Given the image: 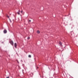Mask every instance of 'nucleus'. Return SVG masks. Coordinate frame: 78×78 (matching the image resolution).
Listing matches in <instances>:
<instances>
[{"label":"nucleus","instance_id":"423d86ee","mask_svg":"<svg viewBox=\"0 0 78 78\" xmlns=\"http://www.w3.org/2000/svg\"><path fill=\"white\" fill-rule=\"evenodd\" d=\"M37 33H40V32L38 30L37 31Z\"/></svg>","mask_w":78,"mask_h":78},{"label":"nucleus","instance_id":"4468645a","mask_svg":"<svg viewBox=\"0 0 78 78\" xmlns=\"http://www.w3.org/2000/svg\"><path fill=\"white\" fill-rule=\"evenodd\" d=\"M19 12H20V10H19Z\"/></svg>","mask_w":78,"mask_h":78},{"label":"nucleus","instance_id":"6e6552de","mask_svg":"<svg viewBox=\"0 0 78 78\" xmlns=\"http://www.w3.org/2000/svg\"><path fill=\"white\" fill-rule=\"evenodd\" d=\"M30 39V37H27V39Z\"/></svg>","mask_w":78,"mask_h":78},{"label":"nucleus","instance_id":"0eeeda50","mask_svg":"<svg viewBox=\"0 0 78 78\" xmlns=\"http://www.w3.org/2000/svg\"><path fill=\"white\" fill-rule=\"evenodd\" d=\"M17 14H19V15H20V13L19 12H17Z\"/></svg>","mask_w":78,"mask_h":78},{"label":"nucleus","instance_id":"1a4fd4ad","mask_svg":"<svg viewBox=\"0 0 78 78\" xmlns=\"http://www.w3.org/2000/svg\"><path fill=\"white\" fill-rule=\"evenodd\" d=\"M9 20L11 22V23L12 22H11V19H9Z\"/></svg>","mask_w":78,"mask_h":78},{"label":"nucleus","instance_id":"9b49d317","mask_svg":"<svg viewBox=\"0 0 78 78\" xmlns=\"http://www.w3.org/2000/svg\"><path fill=\"white\" fill-rule=\"evenodd\" d=\"M7 17H8V18H9V16H7Z\"/></svg>","mask_w":78,"mask_h":78},{"label":"nucleus","instance_id":"f03ea898","mask_svg":"<svg viewBox=\"0 0 78 78\" xmlns=\"http://www.w3.org/2000/svg\"><path fill=\"white\" fill-rule=\"evenodd\" d=\"M14 46L15 47V48H17V44L16 43H15V44H14Z\"/></svg>","mask_w":78,"mask_h":78},{"label":"nucleus","instance_id":"9d476101","mask_svg":"<svg viewBox=\"0 0 78 78\" xmlns=\"http://www.w3.org/2000/svg\"><path fill=\"white\" fill-rule=\"evenodd\" d=\"M22 12H23V11H21V13H22Z\"/></svg>","mask_w":78,"mask_h":78},{"label":"nucleus","instance_id":"ddd939ff","mask_svg":"<svg viewBox=\"0 0 78 78\" xmlns=\"http://www.w3.org/2000/svg\"><path fill=\"white\" fill-rule=\"evenodd\" d=\"M31 20H29V22H31Z\"/></svg>","mask_w":78,"mask_h":78},{"label":"nucleus","instance_id":"f8f14e48","mask_svg":"<svg viewBox=\"0 0 78 78\" xmlns=\"http://www.w3.org/2000/svg\"><path fill=\"white\" fill-rule=\"evenodd\" d=\"M9 76L7 77H6V78H9Z\"/></svg>","mask_w":78,"mask_h":78},{"label":"nucleus","instance_id":"39448f33","mask_svg":"<svg viewBox=\"0 0 78 78\" xmlns=\"http://www.w3.org/2000/svg\"><path fill=\"white\" fill-rule=\"evenodd\" d=\"M28 57H29V58H31V55H29V56H28Z\"/></svg>","mask_w":78,"mask_h":78},{"label":"nucleus","instance_id":"20e7f679","mask_svg":"<svg viewBox=\"0 0 78 78\" xmlns=\"http://www.w3.org/2000/svg\"><path fill=\"white\" fill-rule=\"evenodd\" d=\"M59 44H60V45L62 46V43H61V42H59Z\"/></svg>","mask_w":78,"mask_h":78},{"label":"nucleus","instance_id":"7ed1b4c3","mask_svg":"<svg viewBox=\"0 0 78 78\" xmlns=\"http://www.w3.org/2000/svg\"><path fill=\"white\" fill-rule=\"evenodd\" d=\"M4 33H7V31L6 30H4Z\"/></svg>","mask_w":78,"mask_h":78},{"label":"nucleus","instance_id":"f257e3e1","mask_svg":"<svg viewBox=\"0 0 78 78\" xmlns=\"http://www.w3.org/2000/svg\"><path fill=\"white\" fill-rule=\"evenodd\" d=\"M10 44L12 45H13V44H14V43L13 42V41H10Z\"/></svg>","mask_w":78,"mask_h":78}]
</instances>
